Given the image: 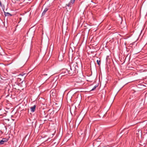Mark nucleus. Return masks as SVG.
<instances>
[{
    "mask_svg": "<svg viewBox=\"0 0 147 147\" xmlns=\"http://www.w3.org/2000/svg\"><path fill=\"white\" fill-rule=\"evenodd\" d=\"M7 141L5 139H3L2 140L0 141V144H4L5 142Z\"/></svg>",
    "mask_w": 147,
    "mask_h": 147,
    "instance_id": "20e7f679",
    "label": "nucleus"
},
{
    "mask_svg": "<svg viewBox=\"0 0 147 147\" xmlns=\"http://www.w3.org/2000/svg\"><path fill=\"white\" fill-rule=\"evenodd\" d=\"M36 106L35 105H34L33 106L30 107V110L31 112H34L35 110Z\"/></svg>",
    "mask_w": 147,
    "mask_h": 147,
    "instance_id": "f03ea898",
    "label": "nucleus"
},
{
    "mask_svg": "<svg viewBox=\"0 0 147 147\" xmlns=\"http://www.w3.org/2000/svg\"><path fill=\"white\" fill-rule=\"evenodd\" d=\"M76 67H78L76 65H73L72 66L71 65L70 67L71 71L69 70V74L71 75L73 73H76L77 70Z\"/></svg>",
    "mask_w": 147,
    "mask_h": 147,
    "instance_id": "f257e3e1",
    "label": "nucleus"
},
{
    "mask_svg": "<svg viewBox=\"0 0 147 147\" xmlns=\"http://www.w3.org/2000/svg\"><path fill=\"white\" fill-rule=\"evenodd\" d=\"M75 0H71L69 3L67 5V6L68 7H70L71 5H72L75 2Z\"/></svg>",
    "mask_w": 147,
    "mask_h": 147,
    "instance_id": "7ed1b4c3",
    "label": "nucleus"
},
{
    "mask_svg": "<svg viewBox=\"0 0 147 147\" xmlns=\"http://www.w3.org/2000/svg\"><path fill=\"white\" fill-rule=\"evenodd\" d=\"M48 10V8H45V9L44 11H43V12L42 13V15H44L45 14L46 12Z\"/></svg>",
    "mask_w": 147,
    "mask_h": 147,
    "instance_id": "39448f33",
    "label": "nucleus"
},
{
    "mask_svg": "<svg viewBox=\"0 0 147 147\" xmlns=\"http://www.w3.org/2000/svg\"><path fill=\"white\" fill-rule=\"evenodd\" d=\"M97 87V86H95L91 90V91H92V90H94L96 88V87Z\"/></svg>",
    "mask_w": 147,
    "mask_h": 147,
    "instance_id": "0eeeda50",
    "label": "nucleus"
},
{
    "mask_svg": "<svg viewBox=\"0 0 147 147\" xmlns=\"http://www.w3.org/2000/svg\"><path fill=\"white\" fill-rule=\"evenodd\" d=\"M7 13V14H9V15H10V14H9V13Z\"/></svg>",
    "mask_w": 147,
    "mask_h": 147,
    "instance_id": "1a4fd4ad",
    "label": "nucleus"
},
{
    "mask_svg": "<svg viewBox=\"0 0 147 147\" xmlns=\"http://www.w3.org/2000/svg\"><path fill=\"white\" fill-rule=\"evenodd\" d=\"M0 6H2V4H1V3L0 1Z\"/></svg>",
    "mask_w": 147,
    "mask_h": 147,
    "instance_id": "6e6552de",
    "label": "nucleus"
},
{
    "mask_svg": "<svg viewBox=\"0 0 147 147\" xmlns=\"http://www.w3.org/2000/svg\"><path fill=\"white\" fill-rule=\"evenodd\" d=\"M97 62L98 65H100V61L99 60H97Z\"/></svg>",
    "mask_w": 147,
    "mask_h": 147,
    "instance_id": "423d86ee",
    "label": "nucleus"
}]
</instances>
